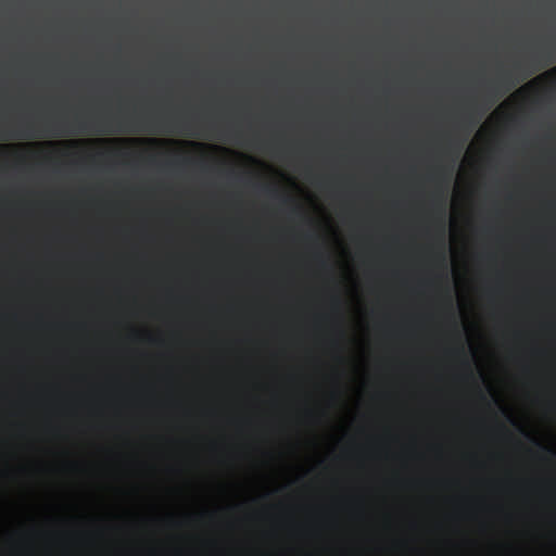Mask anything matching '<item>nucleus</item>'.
Returning <instances> with one entry per match:
<instances>
[{"mask_svg":"<svg viewBox=\"0 0 556 556\" xmlns=\"http://www.w3.org/2000/svg\"><path fill=\"white\" fill-rule=\"evenodd\" d=\"M441 223L439 227L440 232V249L439 258L442 261V266L446 269V253H445V201H443L441 208Z\"/></svg>","mask_w":556,"mask_h":556,"instance_id":"nucleus-1","label":"nucleus"},{"mask_svg":"<svg viewBox=\"0 0 556 556\" xmlns=\"http://www.w3.org/2000/svg\"><path fill=\"white\" fill-rule=\"evenodd\" d=\"M139 130L138 129H124V128H119L117 130H115V132H138Z\"/></svg>","mask_w":556,"mask_h":556,"instance_id":"nucleus-2","label":"nucleus"},{"mask_svg":"<svg viewBox=\"0 0 556 556\" xmlns=\"http://www.w3.org/2000/svg\"><path fill=\"white\" fill-rule=\"evenodd\" d=\"M78 126L81 130H85L86 129V123H83V122H79L78 123Z\"/></svg>","mask_w":556,"mask_h":556,"instance_id":"nucleus-3","label":"nucleus"},{"mask_svg":"<svg viewBox=\"0 0 556 556\" xmlns=\"http://www.w3.org/2000/svg\"><path fill=\"white\" fill-rule=\"evenodd\" d=\"M540 447H542L544 451L548 452V453H553L554 454V451H552L551 448H547L545 446H542L541 444H539Z\"/></svg>","mask_w":556,"mask_h":556,"instance_id":"nucleus-4","label":"nucleus"},{"mask_svg":"<svg viewBox=\"0 0 556 556\" xmlns=\"http://www.w3.org/2000/svg\"><path fill=\"white\" fill-rule=\"evenodd\" d=\"M554 61H555V60H549V62H547V63H546V65H548V64H553V62H554ZM544 66H545V64H544V65H542V66H540V67H538L536 70L543 68Z\"/></svg>","mask_w":556,"mask_h":556,"instance_id":"nucleus-5","label":"nucleus"},{"mask_svg":"<svg viewBox=\"0 0 556 556\" xmlns=\"http://www.w3.org/2000/svg\"><path fill=\"white\" fill-rule=\"evenodd\" d=\"M515 86H516V84H515V83H511V84L509 85V87H508L506 90H509L510 88H513V87H515Z\"/></svg>","mask_w":556,"mask_h":556,"instance_id":"nucleus-6","label":"nucleus"},{"mask_svg":"<svg viewBox=\"0 0 556 556\" xmlns=\"http://www.w3.org/2000/svg\"><path fill=\"white\" fill-rule=\"evenodd\" d=\"M26 137L27 138H31V137H35V135H33V134L31 135H27Z\"/></svg>","mask_w":556,"mask_h":556,"instance_id":"nucleus-7","label":"nucleus"},{"mask_svg":"<svg viewBox=\"0 0 556 556\" xmlns=\"http://www.w3.org/2000/svg\"><path fill=\"white\" fill-rule=\"evenodd\" d=\"M554 71L556 72V67L554 68Z\"/></svg>","mask_w":556,"mask_h":556,"instance_id":"nucleus-8","label":"nucleus"}]
</instances>
